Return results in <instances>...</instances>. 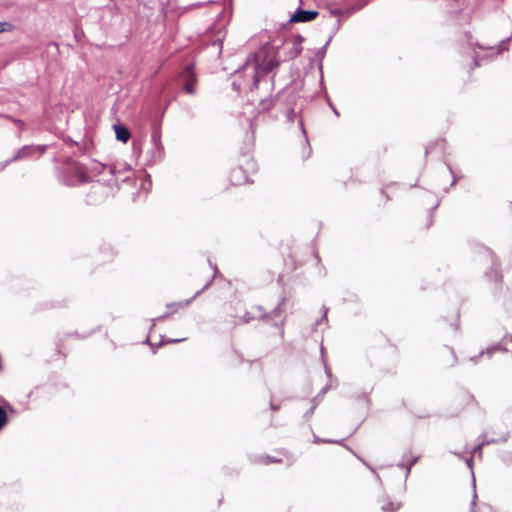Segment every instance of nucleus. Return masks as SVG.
I'll return each mask as SVG.
<instances>
[{"label":"nucleus","mask_w":512,"mask_h":512,"mask_svg":"<svg viewBox=\"0 0 512 512\" xmlns=\"http://www.w3.org/2000/svg\"><path fill=\"white\" fill-rule=\"evenodd\" d=\"M303 42L304 38L301 35L285 41L281 49L284 60H293L300 55ZM279 53L280 51H276L273 46H263L250 55L234 74L232 82L234 90L241 92L245 89L253 91L254 88H258L263 77L279 66Z\"/></svg>","instance_id":"1"},{"label":"nucleus","mask_w":512,"mask_h":512,"mask_svg":"<svg viewBox=\"0 0 512 512\" xmlns=\"http://www.w3.org/2000/svg\"><path fill=\"white\" fill-rule=\"evenodd\" d=\"M243 161L247 166L246 170H244L242 166H239L231 171L230 181L233 185H243L248 183L250 181L249 173L256 170V164L249 155H244Z\"/></svg>","instance_id":"2"},{"label":"nucleus","mask_w":512,"mask_h":512,"mask_svg":"<svg viewBox=\"0 0 512 512\" xmlns=\"http://www.w3.org/2000/svg\"><path fill=\"white\" fill-rule=\"evenodd\" d=\"M498 351H506L512 352V336L505 335L501 342L494 344L488 347L486 350L480 352L478 355L470 358V361L473 363H478L480 357L486 355L487 357H492Z\"/></svg>","instance_id":"3"},{"label":"nucleus","mask_w":512,"mask_h":512,"mask_svg":"<svg viewBox=\"0 0 512 512\" xmlns=\"http://www.w3.org/2000/svg\"><path fill=\"white\" fill-rule=\"evenodd\" d=\"M180 81L183 82L182 90L187 94H195L196 74L193 65H187L180 75Z\"/></svg>","instance_id":"4"},{"label":"nucleus","mask_w":512,"mask_h":512,"mask_svg":"<svg viewBox=\"0 0 512 512\" xmlns=\"http://www.w3.org/2000/svg\"><path fill=\"white\" fill-rule=\"evenodd\" d=\"M45 151H46V146H33V145L24 146L17 151V153L14 155V157L9 162L20 160V159H27V158L32 157L35 154L42 155L45 153Z\"/></svg>","instance_id":"5"},{"label":"nucleus","mask_w":512,"mask_h":512,"mask_svg":"<svg viewBox=\"0 0 512 512\" xmlns=\"http://www.w3.org/2000/svg\"><path fill=\"white\" fill-rule=\"evenodd\" d=\"M151 141L153 144V148L151 151L152 159L153 161H157L161 159L164 151L163 145L161 143V132L159 129H153L151 134Z\"/></svg>","instance_id":"6"},{"label":"nucleus","mask_w":512,"mask_h":512,"mask_svg":"<svg viewBox=\"0 0 512 512\" xmlns=\"http://www.w3.org/2000/svg\"><path fill=\"white\" fill-rule=\"evenodd\" d=\"M316 10H303L298 8L290 18L292 23H305L314 20L318 16Z\"/></svg>","instance_id":"7"},{"label":"nucleus","mask_w":512,"mask_h":512,"mask_svg":"<svg viewBox=\"0 0 512 512\" xmlns=\"http://www.w3.org/2000/svg\"><path fill=\"white\" fill-rule=\"evenodd\" d=\"M69 169H70V172L76 177L75 181H71L68 183L69 185H74L76 182L84 183V182L89 181L86 176L85 169H84L83 165L73 162L70 165Z\"/></svg>","instance_id":"8"},{"label":"nucleus","mask_w":512,"mask_h":512,"mask_svg":"<svg viewBox=\"0 0 512 512\" xmlns=\"http://www.w3.org/2000/svg\"><path fill=\"white\" fill-rule=\"evenodd\" d=\"M509 431L506 430L503 432L499 437H488L486 432H483L479 435L478 440H481L484 443V446L490 445V444H496L500 442H506L509 438Z\"/></svg>","instance_id":"9"},{"label":"nucleus","mask_w":512,"mask_h":512,"mask_svg":"<svg viewBox=\"0 0 512 512\" xmlns=\"http://www.w3.org/2000/svg\"><path fill=\"white\" fill-rule=\"evenodd\" d=\"M215 278V275H213V277L204 285V287L197 291L193 297H191L190 299L186 300V301H183V302H178V303H169L167 304V307L168 308H174L175 306L177 307H185V306H188L195 298H197L199 295H201L208 287H210V285L213 283V280Z\"/></svg>","instance_id":"10"},{"label":"nucleus","mask_w":512,"mask_h":512,"mask_svg":"<svg viewBox=\"0 0 512 512\" xmlns=\"http://www.w3.org/2000/svg\"><path fill=\"white\" fill-rule=\"evenodd\" d=\"M116 139L126 143L130 138V131L123 125H114Z\"/></svg>","instance_id":"11"},{"label":"nucleus","mask_w":512,"mask_h":512,"mask_svg":"<svg viewBox=\"0 0 512 512\" xmlns=\"http://www.w3.org/2000/svg\"><path fill=\"white\" fill-rule=\"evenodd\" d=\"M331 385L330 384H326L319 392L318 394L311 400V403L312 405H314V407H317L323 400L324 398V395L327 393V391L329 389H331Z\"/></svg>","instance_id":"12"},{"label":"nucleus","mask_w":512,"mask_h":512,"mask_svg":"<svg viewBox=\"0 0 512 512\" xmlns=\"http://www.w3.org/2000/svg\"><path fill=\"white\" fill-rule=\"evenodd\" d=\"M285 302V298L281 300L278 306L270 313V314H262L260 316L261 319L270 320L272 317H280L283 310L281 308L282 304Z\"/></svg>","instance_id":"13"},{"label":"nucleus","mask_w":512,"mask_h":512,"mask_svg":"<svg viewBox=\"0 0 512 512\" xmlns=\"http://www.w3.org/2000/svg\"><path fill=\"white\" fill-rule=\"evenodd\" d=\"M401 507L400 503H394L390 500H385L381 505L383 512H396Z\"/></svg>","instance_id":"14"},{"label":"nucleus","mask_w":512,"mask_h":512,"mask_svg":"<svg viewBox=\"0 0 512 512\" xmlns=\"http://www.w3.org/2000/svg\"><path fill=\"white\" fill-rule=\"evenodd\" d=\"M9 418L6 410L0 406V431L8 424Z\"/></svg>","instance_id":"15"},{"label":"nucleus","mask_w":512,"mask_h":512,"mask_svg":"<svg viewBox=\"0 0 512 512\" xmlns=\"http://www.w3.org/2000/svg\"><path fill=\"white\" fill-rule=\"evenodd\" d=\"M446 352L449 353L450 359L447 360L446 365L454 366L457 363V357L455 355L454 350L451 347H445Z\"/></svg>","instance_id":"16"},{"label":"nucleus","mask_w":512,"mask_h":512,"mask_svg":"<svg viewBox=\"0 0 512 512\" xmlns=\"http://www.w3.org/2000/svg\"><path fill=\"white\" fill-rule=\"evenodd\" d=\"M486 275L494 282H498L501 279V275L497 268H491V271Z\"/></svg>","instance_id":"17"},{"label":"nucleus","mask_w":512,"mask_h":512,"mask_svg":"<svg viewBox=\"0 0 512 512\" xmlns=\"http://www.w3.org/2000/svg\"><path fill=\"white\" fill-rule=\"evenodd\" d=\"M478 444L473 448L472 454L482 457V449L484 447V443L481 440H478Z\"/></svg>","instance_id":"18"},{"label":"nucleus","mask_w":512,"mask_h":512,"mask_svg":"<svg viewBox=\"0 0 512 512\" xmlns=\"http://www.w3.org/2000/svg\"><path fill=\"white\" fill-rule=\"evenodd\" d=\"M106 169V165L95 162L93 163V166L91 167V170L97 173H102Z\"/></svg>","instance_id":"19"},{"label":"nucleus","mask_w":512,"mask_h":512,"mask_svg":"<svg viewBox=\"0 0 512 512\" xmlns=\"http://www.w3.org/2000/svg\"><path fill=\"white\" fill-rule=\"evenodd\" d=\"M313 442L315 444H320V443H339L338 441L336 440H331V439H322V438H319L318 436L314 435V440Z\"/></svg>","instance_id":"20"},{"label":"nucleus","mask_w":512,"mask_h":512,"mask_svg":"<svg viewBox=\"0 0 512 512\" xmlns=\"http://www.w3.org/2000/svg\"><path fill=\"white\" fill-rule=\"evenodd\" d=\"M509 40H510V38H507V39H505V40H503V41H501V42H500V44H499V45H498V47H497L496 54H500V53H502L504 50H506V49H507L506 44H507V42H508Z\"/></svg>","instance_id":"21"},{"label":"nucleus","mask_w":512,"mask_h":512,"mask_svg":"<svg viewBox=\"0 0 512 512\" xmlns=\"http://www.w3.org/2000/svg\"><path fill=\"white\" fill-rule=\"evenodd\" d=\"M370 0H361L360 3L358 4H355L352 6V11H357V10H360L362 9Z\"/></svg>","instance_id":"22"},{"label":"nucleus","mask_w":512,"mask_h":512,"mask_svg":"<svg viewBox=\"0 0 512 512\" xmlns=\"http://www.w3.org/2000/svg\"><path fill=\"white\" fill-rule=\"evenodd\" d=\"M325 374L329 378V381L327 384H330L332 386V383L336 382L337 380L332 379L331 369L328 367V365H325Z\"/></svg>","instance_id":"23"},{"label":"nucleus","mask_w":512,"mask_h":512,"mask_svg":"<svg viewBox=\"0 0 512 512\" xmlns=\"http://www.w3.org/2000/svg\"><path fill=\"white\" fill-rule=\"evenodd\" d=\"M315 409H316V407H314V405H311L310 409L307 412L304 413L303 418L306 421H308L312 417Z\"/></svg>","instance_id":"24"},{"label":"nucleus","mask_w":512,"mask_h":512,"mask_svg":"<svg viewBox=\"0 0 512 512\" xmlns=\"http://www.w3.org/2000/svg\"><path fill=\"white\" fill-rule=\"evenodd\" d=\"M361 462L375 475V477L377 478L378 481H381V478L379 476L378 473H376L375 469L370 466L366 461H364L363 459H361Z\"/></svg>","instance_id":"25"},{"label":"nucleus","mask_w":512,"mask_h":512,"mask_svg":"<svg viewBox=\"0 0 512 512\" xmlns=\"http://www.w3.org/2000/svg\"><path fill=\"white\" fill-rule=\"evenodd\" d=\"M502 460L504 462H512V451H507L502 454Z\"/></svg>","instance_id":"26"},{"label":"nucleus","mask_w":512,"mask_h":512,"mask_svg":"<svg viewBox=\"0 0 512 512\" xmlns=\"http://www.w3.org/2000/svg\"><path fill=\"white\" fill-rule=\"evenodd\" d=\"M11 24L8 22H0V33L11 29Z\"/></svg>","instance_id":"27"},{"label":"nucleus","mask_w":512,"mask_h":512,"mask_svg":"<svg viewBox=\"0 0 512 512\" xmlns=\"http://www.w3.org/2000/svg\"><path fill=\"white\" fill-rule=\"evenodd\" d=\"M184 340H185V338H181V339H167V340H165V341H163V340H162V341L158 344V346H160L161 344H164V343H165V344H169V343H178V342H182V341H184Z\"/></svg>","instance_id":"28"},{"label":"nucleus","mask_w":512,"mask_h":512,"mask_svg":"<svg viewBox=\"0 0 512 512\" xmlns=\"http://www.w3.org/2000/svg\"><path fill=\"white\" fill-rule=\"evenodd\" d=\"M418 460H419V456H413L410 459L406 458V462H407L408 466H410L411 468L413 465H415L418 462Z\"/></svg>","instance_id":"29"},{"label":"nucleus","mask_w":512,"mask_h":512,"mask_svg":"<svg viewBox=\"0 0 512 512\" xmlns=\"http://www.w3.org/2000/svg\"><path fill=\"white\" fill-rule=\"evenodd\" d=\"M297 117V114L294 110H290L288 113H287V118L289 121H294V119Z\"/></svg>","instance_id":"30"},{"label":"nucleus","mask_w":512,"mask_h":512,"mask_svg":"<svg viewBox=\"0 0 512 512\" xmlns=\"http://www.w3.org/2000/svg\"><path fill=\"white\" fill-rule=\"evenodd\" d=\"M168 316H169V314H168V313H166V314H164V315H162V316H159V317H157V318H154V319L152 320V321H153V323H152L151 328H153V327L155 326V322H156V321L164 320V319H166Z\"/></svg>","instance_id":"31"},{"label":"nucleus","mask_w":512,"mask_h":512,"mask_svg":"<svg viewBox=\"0 0 512 512\" xmlns=\"http://www.w3.org/2000/svg\"><path fill=\"white\" fill-rule=\"evenodd\" d=\"M327 313H328V308L323 306V317H322V319L317 324H320L321 321H324V320L326 321L327 320Z\"/></svg>","instance_id":"32"},{"label":"nucleus","mask_w":512,"mask_h":512,"mask_svg":"<svg viewBox=\"0 0 512 512\" xmlns=\"http://www.w3.org/2000/svg\"><path fill=\"white\" fill-rule=\"evenodd\" d=\"M476 499H477V494L476 492L474 491V495H473V499L471 501V510L473 511L475 506H476Z\"/></svg>","instance_id":"33"},{"label":"nucleus","mask_w":512,"mask_h":512,"mask_svg":"<svg viewBox=\"0 0 512 512\" xmlns=\"http://www.w3.org/2000/svg\"><path fill=\"white\" fill-rule=\"evenodd\" d=\"M397 466L400 467V468H405L407 466L406 455L403 456V461L398 463Z\"/></svg>","instance_id":"34"},{"label":"nucleus","mask_w":512,"mask_h":512,"mask_svg":"<svg viewBox=\"0 0 512 512\" xmlns=\"http://www.w3.org/2000/svg\"><path fill=\"white\" fill-rule=\"evenodd\" d=\"M448 169H449L450 173L452 175H454L453 170H452V168L450 166H448ZM456 182H457V178L455 176H453V180H452L451 186H454L456 184Z\"/></svg>","instance_id":"35"},{"label":"nucleus","mask_w":512,"mask_h":512,"mask_svg":"<svg viewBox=\"0 0 512 512\" xmlns=\"http://www.w3.org/2000/svg\"><path fill=\"white\" fill-rule=\"evenodd\" d=\"M465 462H466V465H467L470 469H472V463H473L472 457L465 459Z\"/></svg>","instance_id":"36"},{"label":"nucleus","mask_w":512,"mask_h":512,"mask_svg":"<svg viewBox=\"0 0 512 512\" xmlns=\"http://www.w3.org/2000/svg\"><path fill=\"white\" fill-rule=\"evenodd\" d=\"M330 39L326 42V44L319 50L318 54H324L326 52L327 45L329 43Z\"/></svg>","instance_id":"37"},{"label":"nucleus","mask_w":512,"mask_h":512,"mask_svg":"<svg viewBox=\"0 0 512 512\" xmlns=\"http://www.w3.org/2000/svg\"><path fill=\"white\" fill-rule=\"evenodd\" d=\"M410 472H411V467L407 465V466L405 467V479H407V478H408V476H409Z\"/></svg>","instance_id":"38"},{"label":"nucleus","mask_w":512,"mask_h":512,"mask_svg":"<svg viewBox=\"0 0 512 512\" xmlns=\"http://www.w3.org/2000/svg\"><path fill=\"white\" fill-rule=\"evenodd\" d=\"M266 459H267V460H266V463L278 462V460H276V459H274V458H272V457H270V456H267V457H266Z\"/></svg>","instance_id":"39"},{"label":"nucleus","mask_w":512,"mask_h":512,"mask_svg":"<svg viewBox=\"0 0 512 512\" xmlns=\"http://www.w3.org/2000/svg\"><path fill=\"white\" fill-rule=\"evenodd\" d=\"M251 319H252V317H250L249 313H246V314L244 315V319H243V320H244V322H246V323H247V322H249Z\"/></svg>","instance_id":"40"},{"label":"nucleus","mask_w":512,"mask_h":512,"mask_svg":"<svg viewBox=\"0 0 512 512\" xmlns=\"http://www.w3.org/2000/svg\"><path fill=\"white\" fill-rule=\"evenodd\" d=\"M270 407H271V409H272V410H275V411H277V410H279V409H280V406H279V405H275V404H274V403H272V402H271V404H270Z\"/></svg>","instance_id":"41"},{"label":"nucleus","mask_w":512,"mask_h":512,"mask_svg":"<svg viewBox=\"0 0 512 512\" xmlns=\"http://www.w3.org/2000/svg\"><path fill=\"white\" fill-rule=\"evenodd\" d=\"M474 67H477L479 66V63H478V57L477 56H474Z\"/></svg>","instance_id":"42"},{"label":"nucleus","mask_w":512,"mask_h":512,"mask_svg":"<svg viewBox=\"0 0 512 512\" xmlns=\"http://www.w3.org/2000/svg\"><path fill=\"white\" fill-rule=\"evenodd\" d=\"M109 172H110V174L114 175L115 174V167L114 166H110L109 167Z\"/></svg>","instance_id":"43"},{"label":"nucleus","mask_w":512,"mask_h":512,"mask_svg":"<svg viewBox=\"0 0 512 512\" xmlns=\"http://www.w3.org/2000/svg\"><path fill=\"white\" fill-rule=\"evenodd\" d=\"M454 455H456L459 459H464L463 455L458 452H452Z\"/></svg>","instance_id":"44"},{"label":"nucleus","mask_w":512,"mask_h":512,"mask_svg":"<svg viewBox=\"0 0 512 512\" xmlns=\"http://www.w3.org/2000/svg\"><path fill=\"white\" fill-rule=\"evenodd\" d=\"M299 126H300V128L302 129L303 134H305L306 132H305V130H304L302 120H299Z\"/></svg>","instance_id":"45"},{"label":"nucleus","mask_w":512,"mask_h":512,"mask_svg":"<svg viewBox=\"0 0 512 512\" xmlns=\"http://www.w3.org/2000/svg\"><path fill=\"white\" fill-rule=\"evenodd\" d=\"M333 112L336 114V115H339V112L337 111V109L335 107H333L332 105H330Z\"/></svg>","instance_id":"46"},{"label":"nucleus","mask_w":512,"mask_h":512,"mask_svg":"<svg viewBox=\"0 0 512 512\" xmlns=\"http://www.w3.org/2000/svg\"><path fill=\"white\" fill-rule=\"evenodd\" d=\"M265 103H266V100H261L262 105H265ZM265 108H266V106H263V109H265Z\"/></svg>","instance_id":"47"},{"label":"nucleus","mask_w":512,"mask_h":512,"mask_svg":"<svg viewBox=\"0 0 512 512\" xmlns=\"http://www.w3.org/2000/svg\"><path fill=\"white\" fill-rule=\"evenodd\" d=\"M9 409L11 412H15L14 408L11 405H9Z\"/></svg>","instance_id":"48"},{"label":"nucleus","mask_w":512,"mask_h":512,"mask_svg":"<svg viewBox=\"0 0 512 512\" xmlns=\"http://www.w3.org/2000/svg\"><path fill=\"white\" fill-rule=\"evenodd\" d=\"M425 153H426V154H428V153H429V148H426Z\"/></svg>","instance_id":"49"}]
</instances>
